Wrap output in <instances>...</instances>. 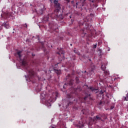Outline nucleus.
Returning a JSON list of instances; mask_svg holds the SVG:
<instances>
[{
	"instance_id": "1",
	"label": "nucleus",
	"mask_w": 128,
	"mask_h": 128,
	"mask_svg": "<svg viewBox=\"0 0 128 128\" xmlns=\"http://www.w3.org/2000/svg\"><path fill=\"white\" fill-rule=\"evenodd\" d=\"M46 94L42 93L40 95V98L42 100V101L43 102V104H45L48 108H50L52 106V104H50V102H54L56 100V99L51 98L50 99H49L48 100H46Z\"/></svg>"
},
{
	"instance_id": "2",
	"label": "nucleus",
	"mask_w": 128,
	"mask_h": 128,
	"mask_svg": "<svg viewBox=\"0 0 128 128\" xmlns=\"http://www.w3.org/2000/svg\"><path fill=\"white\" fill-rule=\"evenodd\" d=\"M20 54H22V52H17V54L19 56V58H20V62H22V66H26L28 63L24 60H22V59H20V58H22V55H20Z\"/></svg>"
},
{
	"instance_id": "3",
	"label": "nucleus",
	"mask_w": 128,
	"mask_h": 128,
	"mask_svg": "<svg viewBox=\"0 0 128 128\" xmlns=\"http://www.w3.org/2000/svg\"><path fill=\"white\" fill-rule=\"evenodd\" d=\"M26 72L28 74H29L28 78H30V76H34V72L32 70H30L29 68H26Z\"/></svg>"
},
{
	"instance_id": "4",
	"label": "nucleus",
	"mask_w": 128,
	"mask_h": 128,
	"mask_svg": "<svg viewBox=\"0 0 128 128\" xmlns=\"http://www.w3.org/2000/svg\"><path fill=\"white\" fill-rule=\"evenodd\" d=\"M102 120V118L98 115H97L96 116V118H94V120L95 122H98V120Z\"/></svg>"
},
{
	"instance_id": "5",
	"label": "nucleus",
	"mask_w": 128,
	"mask_h": 128,
	"mask_svg": "<svg viewBox=\"0 0 128 128\" xmlns=\"http://www.w3.org/2000/svg\"><path fill=\"white\" fill-rule=\"evenodd\" d=\"M94 70H96V68H94V67L90 69V70L89 71V72L90 74H92L94 73Z\"/></svg>"
},
{
	"instance_id": "6",
	"label": "nucleus",
	"mask_w": 128,
	"mask_h": 128,
	"mask_svg": "<svg viewBox=\"0 0 128 128\" xmlns=\"http://www.w3.org/2000/svg\"><path fill=\"white\" fill-rule=\"evenodd\" d=\"M82 114H88V110H82Z\"/></svg>"
},
{
	"instance_id": "7",
	"label": "nucleus",
	"mask_w": 128,
	"mask_h": 128,
	"mask_svg": "<svg viewBox=\"0 0 128 128\" xmlns=\"http://www.w3.org/2000/svg\"><path fill=\"white\" fill-rule=\"evenodd\" d=\"M3 26H4V27H5L6 28H7V29L10 28V26L8 24H6V23H4Z\"/></svg>"
},
{
	"instance_id": "8",
	"label": "nucleus",
	"mask_w": 128,
	"mask_h": 128,
	"mask_svg": "<svg viewBox=\"0 0 128 128\" xmlns=\"http://www.w3.org/2000/svg\"><path fill=\"white\" fill-rule=\"evenodd\" d=\"M58 54H64V51L62 48H60Z\"/></svg>"
},
{
	"instance_id": "9",
	"label": "nucleus",
	"mask_w": 128,
	"mask_h": 128,
	"mask_svg": "<svg viewBox=\"0 0 128 128\" xmlns=\"http://www.w3.org/2000/svg\"><path fill=\"white\" fill-rule=\"evenodd\" d=\"M106 65H104V64H102V66H101V70H104H104H106Z\"/></svg>"
},
{
	"instance_id": "10",
	"label": "nucleus",
	"mask_w": 128,
	"mask_h": 128,
	"mask_svg": "<svg viewBox=\"0 0 128 128\" xmlns=\"http://www.w3.org/2000/svg\"><path fill=\"white\" fill-rule=\"evenodd\" d=\"M55 72L57 74H60L62 71H60V70H56Z\"/></svg>"
},
{
	"instance_id": "11",
	"label": "nucleus",
	"mask_w": 128,
	"mask_h": 128,
	"mask_svg": "<svg viewBox=\"0 0 128 128\" xmlns=\"http://www.w3.org/2000/svg\"><path fill=\"white\" fill-rule=\"evenodd\" d=\"M104 74H106V76H108L110 74V71L106 70L104 72Z\"/></svg>"
},
{
	"instance_id": "12",
	"label": "nucleus",
	"mask_w": 128,
	"mask_h": 128,
	"mask_svg": "<svg viewBox=\"0 0 128 128\" xmlns=\"http://www.w3.org/2000/svg\"><path fill=\"white\" fill-rule=\"evenodd\" d=\"M54 2L56 6H58V0H54Z\"/></svg>"
},
{
	"instance_id": "13",
	"label": "nucleus",
	"mask_w": 128,
	"mask_h": 128,
	"mask_svg": "<svg viewBox=\"0 0 128 128\" xmlns=\"http://www.w3.org/2000/svg\"><path fill=\"white\" fill-rule=\"evenodd\" d=\"M76 4L77 6H78V4H80V8H82V7L84 6V4H82V3H80V2H77V3Z\"/></svg>"
},
{
	"instance_id": "14",
	"label": "nucleus",
	"mask_w": 128,
	"mask_h": 128,
	"mask_svg": "<svg viewBox=\"0 0 128 128\" xmlns=\"http://www.w3.org/2000/svg\"><path fill=\"white\" fill-rule=\"evenodd\" d=\"M124 100H128V94L126 95V96L124 98Z\"/></svg>"
},
{
	"instance_id": "15",
	"label": "nucleus",
	"mask_w": 128,
	"mask_h": 128,
	"mask_svg": "<svg viewBox=\"0 0 128 128\" xmlns=\"http://www.w3.org/2000/svg\"><path fill=\"white\" fill-rule=\"evenodd\" d=\"M90 90H92V92H94L95 90L94 88H90Z\"/></svg>"
},
{
	"instance_id": "16",
	"label": "nucleus",
	"mask_w": 128,
	"mask_h": 128,
	"mask_svg": "<svg viewBox=\"0 0 128 128\" xmlns=\"http://www.w3.org/2000/svg\"><path fill=\"white\" fill-rule=\"evenodd\" d=\"M70 86H72V81H70L69 83Z\"/></svg>"
},
{
	"instance_id": "17",
	"label": "nucleus",
	"mask_w": 128,
	"mask_h": 128,
	"mask_svg": "<svg viewBox=\"0 0 128 128\" xmlns=\"http://www.w3.org/2000/svg\"><path fill=\"white\" fill-rule=\"evenodd\" d=\"M93 48H96V44H94L93 46Z\"/></svg>"
},
{
	"instance_id": "18",
	"label": "nucleus",
	"mask_w": 128,
	"mask_h": 128,
	"mask_svg": "<svg viewBox=\"0 0 128 128\" xmlns=\"http://www.w3.org/2000/svg\"><path fill=\"white\" fill-rule=\"evenodd\" d=\"M100 94H104V92H102V91H100Z\"/></svg>"
},
{
	"instance_id": "19",
	"label": "nucleus",
	"mask_w": 128,
	"mask_h": 128,
	"mask_svg": "<svg viewBox=\"0 0 128 128\" xmlns=\"http://www.w3.org/2000/svg\"><path fill=\"white\" fill-rule=\"evenodd\" d=\"M80 128H84V124H82L80 126Z\"/></svg>"
},
{
	"instance_id": "20",
	"label": "nucleus",
	"mask_w": 128,
	"mask_h": 128,
	"mask_svg": "<svg viewBox=\"0 0 128 128\" xmlns=\"http://www.w3.org/2000/svg\"><path fill=\"white\" fill-rule=\"evenodd\" d=\"M114 108V106H111L110 109H111V110H113Z\"/></svg>"
},
{
	"instance_id": "21",
	"label": "nucleus",
	"mask_w": 128,
	"mask_h": 128,
	"mask_svg": "<svg viewBox=\"0 0 128 128\" xmlns=\"http://www.w3.org/2000/svg\"><path fill=\"white\" fill-rule=\"evenodd\" d=\"M66 2H70V0H65Z\"/></svg>"
},
{
	"instance_id": "22",
	"label": "nucleus",
	"mask_w": 128,
	"mask_h": 128,
	"mask_svg": "<svg viewBox=\"0 0 128 128\" xmlns=\"http://www.w3.org/2000/svg\"><path fill=\"white\" fill-rule=\"evenodd\" d=\"M50 128H55L52 126H51L50 127Z\"/></svg>"
},
{
	"instance_id": "23",
	"label": "nucleus",
	"mask_w": 128,
	"mask_h": 128,
	"mask_svg": "<svg viewBox=\"0 0 128 128\" xmlns=\"http://www.w3.org/2000/svg\"><path fill=\"white\" fill-rule=\"evenodd\" d=\"M78 80V77H76V80Z\"/></svg>"
},
{
	"instance_id": "24",
	"label": "nucleus",
	"mask_w": 128,
	"mask_h": 128,
	"mask_svg": "<svg viewBox=\"0 0 128 128\" xmlns=\"http://www.w3.org/2000/svg\"><path fill=\"white\" fill-rule=\"evenodd\" d=\"M91 2H94V0H92Z\"/></svg>"
},
{
	"instance_id": "25",
	"label": "nucleus",
	"mask_w": 128,
	"mask_h": 128,
	"mask_svg": "<svg viewBox=\"0 0 128 128\" xmlns=\"http://www.w3.org/2000/svg\"><path fill=\"white\" fill-rule=\"evenodd\" d=\"M26 28H28V26L26 25Z\"/></svg>"
},
{
	"instance_id": "26",
	"label": "nucleus",
	"mask_w": 128,
	"mask_h": 128,
	"mask_svg": "<svg viewBox=\"0 0 128 128\" xmlns=\"http://www.w3.org/2000/svg\"><path fill=\"white\" fill-rule=\"evenodd\" d=\"M100 104H102V102H100Z\"/></svg>"
},
{
	"instance_id": "27",
	"label": "nucleus",
	"mask_w": 128,
	"mask_h": 128,
	"mask_svg": "<svg viewBox=\"0 0 128 128\" xmlns=\"http://www.w3.org/2000/svg\"><path fill=\"white\" fill-rule=\"evenodd\" d=\"M26 80H28V78H26Z\"/></svg>"
},
{
	"instance_id": "28",
	"label": "nucleus",
	"mask_w": 128,
	"mask_h": 128,
	"mask_svg": "<svg viewBox=\"0 0 128 128\" xmlns=\"http://www.w3.org/2000/svg\"><path fill=\"white\" fill-rule=\"evenodd\" d=\"M63 88H64V86H63Z\"/></svg>"
},
{
	"instance_id": "29",
	"label": "nucleus",
	"mask_w": 128,
	"mask_h": 128,
	"mask_svg": "<svg viewBox=\"0 0 128 128\" xmlns=\"http://www.w3.org/2000/svg\"><path fill=\"white\" fill-rule=\"evenodd\" d=\"M108 52H110V50H108Z\"/></svg>"
},
{
	"instance_id": "30",
	"label": "nucleus",
	"mask_w": 128,
	"mask_h": 128,
	"mask_svg": "<svg viewBox=\"0 0 128 128\" xmlns=\"http://www.w3.org/2000/svg\"><path fill=\"white\" fill-rule=\"evenodd\" d=\"M25 78H26V76H25Z\"/></svg>"
},
{
	"instance_id": "31",
	"label": "nucleus",
	"mask_w": 128,
	"mask_h": 128,
	"mask_svg": "<svg viewBox=\"0 0 128 128\" xmlns=\"http://www.w3.org/2000/svg\"><path fill=\"white\" fill-rule=\"evenodd\" d=\"M70 46H72V44H70Z\"/></svg>"
},
{
	"instance_id": "32",
	"label": "nucleus",
	"mask_w": 128,
	"mask_h": 128,
	"mask_svg": "<svg viewBox=\"0 0 128 128\" xmlns=\"http://www.w3.org/2000/svg\"><path fill=\"white\" fill-rule=\"evenodd\" d=\"M79 124H81V123H80V122Z\"/></svg>"
},
{
	"instance_id": "33",
	"label": "nucleus",
	"mask_w": 128,
	"mask_h": 128,
	"mask_svg": "<svg viewBox=\"0 0 128 128\" xmlns=\"http://www.w3.org/2000/svg\"><path fill=\"white\" fill-rule=\"evenodd\" d=\"M116 78H114V80H115Z\"/></svg>"
},
{
	"instance_id": "34",
	"label": "nucleus",
	"mask_w": 128,
	"mask_h": 128,
	"mask_svg": "<svg viewBox=\"0 0 128 128\" xmlns=\"http://www.w3.org/2000/svg\"><path fill=\"white\" fill-rule=\"evenodd\" d=\"M65 84V86H66V84Z\"/></svg>"
},
{
	"instance_id": "35",
	"label": "nucleus",
	"mask_w": 128,
	"mask_h": 128,
	"mask_svg": "<svg viewBox=\"0 0 128 128\" xmlns=\"http://www.w3.org/2000/svg\"><path fill=\"white\" fill-rule=\"evenodd\" d=\"M100 120H102V119H101Z\"/></svg>"
}]
</instances>
